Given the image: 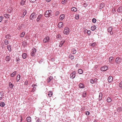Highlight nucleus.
<instances>
[{"label": "nucleus", "instance_id": "nucleus-1", "mask_svg": "<svg viewBox=\"0 0 122 122\" xmlns=\"http://www.w3.org/2000/svg\"><path fill=\"white\" fill-rule=\"evenodd\" d=\"M64 33L65 34L68 35L69 33V29L68 27H65L63 31Z\"/></svg>", "mask_w": 122, "mask_h": 122}, {"label": "nucleus", "instance_id": "nucleus-2", "mask_svg": "<svg viewBox=\"0 0 122 122\" xmlns=\"http://www.w3.org/2000/svg\"><path fill=\"white\" fill-rule=\"evenodd\" d=\"M108 69V67L106 66H105L103 67H101V71H106Z\"/></svg>", "mask_w": 122, "mask_h": 122}, {"label": "nucleus", "instance_id": "nucleus-3", "mask_svg": "<svg viewBox=\"0 0 122 122\" xmlns=\"http://www.w3.org/2000/svg\"><path fill=\"white\" fill-rule=\"evenodd\" d=\"M76 72L75 71H73L70 75V77L72 79L74 78L76 76Z\"/></svg>", "mask_w": 122, "mask_h": 122}, {"label": "nucleus", "instance_id": "nucleus-4", "mask_svg": "<svg viewBox=\"0 0 122 122\" xmlns=\"http://www.w3.org/2000/svg\"><path fill=\"white\" fill-rule=\"evenodd\" d=\"M50 39L49 37L48 36L46 37L43 41V42L44 43H46L49 41Z\"/></svg>", "mask_w": 122, "mask_h": 122}, {"label": "nucleus", "instance_id": "nucleus-5", "mask_svg": "<svg viewBox=\"0 0 122 122\" xmlns=\"http://www.w3.org/2000/svg\"><path fill=\"white\" fill-rule=\"evenodd\" d=\"M112 28L110 26L108 27L107 29V31L108 32H110V34L111 35H112L113 34V32H112Z\"/></svg>", "mask_w": 122, "mask_h": 122}, {"label": "nucleus", "instance_id": "nucleus-6", "mask_svg": "<svg viewBox=\"0 0 122 122\" xmlns=\"http://www.w3.org/2000/svg\"><path fill=\"white\" fill-rule=\"evenodd\" d=\"M36 13L35 12H33L31 14L30 16V20H32L33 19L34 17H35L36 15Z\"/></svg>", "mask_w": 122, "mask_h": 122}, {"label": "nucleus", "instance_id": "nucleus-7", "mask_svg": "<svg viewBox=\"0 0 122 122\" xmlns=\"http://www.w3.org/2000/svg\"><path fill=\"white\" fill-rule=\"evenodd\" d=\"M63 23L62 22H60L59 23L58 25V27L59 28H61L63 27Z\"/></svg>", "mask_w": 122, "mask_h": 122}, {"label": "nucleus", "instance_id": "nucleus-8", "mask_svg": "<svg viewBox=\"0 0 122 122\" xmlns=\"http://www.w3.org/2000/svg\"><path fill=\"white\" fill-rule=\"evenodd\" d=\"M105 5V4L103 3H102L99 5V9H101Z\"/></svg>", "mask_w": 122, "mask_h": 122}, {"label": "nucleus", "instance_id": "nucleus-9", "mask_svg": "<svg viewBox=\"0 0 122 122\" xmlns=\"http://www.w3.org/2000/svg\"><path fill=\"white\" fill-rule=\"evenodd\" d=\"M49 10H47L45 12V17H47L50 16V15H49Z\"/></svg>", "mask_w": 122, "mask_h": 122}, {"label": "nucleus", "instance_id": "nucleus-10", "mask_svg": "<svg viewBox=\"0 0 122 122\" xmlns=\"http://www.w3.org/2000/svg\"><path fill=\"white\" fill-rule=\"evenodd\" d=\"M117 12L119 13L122 12V6H120L119 7L117 10Z\"/></svg>", "mask_w": 122, "mask_h": 122}, {"label": "nucleus", "instance_id": "nucleus-11", "mask_svg": "<svg viewBox=\"0 0 122 122\" xmlns=\"http://www.w3.org/2000/svg\"><path fill=\"white\" fill-rule=\"evenodd\" d=\"M113 79V78L112 76H109L108 78V81L109 82H111L112 81Z\"/></svg>", "mask_w": 122, "mask_h": 122}, {"label": "nucleus", "instance_id": "nucleus-12", "mask_svg": "<svg viewBox=\"0 0 122 122\" xmlns=\"http://www.w3.org/2000/svg\"><path fill=\"white\" fill-rule=\"evenodd\" d=\"M26 0H21L20 3L21 5H24L25 3Z\"/></svg>", "mask_w": 122, "mask_h": 122}, {"label": "nucleus", "instance_id": "nucleus-13", "mask_svg": "<svg viewBox=\"0 0 122 122\" xmlns=\"http://www.w3.org/2000/svg\"><path fill=\"white\" fill-rule=\"evenodd\" d=\"M42 15L41 14L39 15L37 18V19L36 20L38 22L40 20V19L42 16Z\"/></svg>", "mask_w": 122, "mask_h": 122}, {"label": "nucleus", "instance_id": "nucleus-14", "mask_svg": "<svg viewBox=\"0 0 122 122\" xmlns=\"http://www.w3.org/2000/svg\"><path fill=\"white\" fill-rule=\"evenodd\" d=\"M119 57H117L116 59V63L117 64H118L119 63H120V61L119 60Z\"/></svg>", "mask_w": 122, "mask_h": 122}, {"label": "nucleus", "instance_id": "nucleus-15", "mask_svg": "<svg viewBox=\"0 0 122 122\" xmlns=\"http://www.w3.org/2000/svg\"><path fill=\"white\" fill-rule=\"evenodd\" d=\"M96 28V26L95 25L92 26L91 28V29L92 31L95 30Z\"/></svg>", "mask_w": 122, "mask_h": 122}, {"label": "nucleus", "instance_id": "nucleus-16", "mask_svg": "<svg viewBox=\"0 0 122 122\" xmlns=\"http://www.w3.org/2000/svg\"><path fill=\"white\" fill-rule=\"evenodd\" d=\"M65 42V41L64 40H62V41H61L60 43L59 46L60 47Z\"/></svg>", "mask_w": 122, "mask_h": 122}, {"label": "nucleus", "instance_id": "nucleus-17", "mask_svg": "<svg viewBox=\"0 0 122 122\" xmlns=\"http://www.w3.org/2000/svg\"><path fill=\"white\" fill-rule=\"evenodd\" d=\"M7 48L9 51H11V46L10 45H9L7 46Z\"/></svg>", "mask_w": 122, "mask_h": 122}, {"label": "nucleus", "instance_id": "nucleus-18", "mask_svg": "<svg viewBox=\"0 0 122 122\" xmlns=\"http://www.w3.org/2000/svg\"><path fill=\"white\" fill-rule=\"evenodd\" d=\"M79 86L80 88H84V86L83 84L82 83H80L79 84Z\"/></svg>", "mask_w": 122, "mask_h": 122}, {"label": "nucleus", "instance_id": "nucleus-19", "mask_svg": "<svg viewBox=\"0 0 122 122\" xmlns=\"http://www.w3.org/2000/svg\"><path fill=\"white\" fill-rule=\"evenodd\" d=\"M27 121L28 122H31V117H27Z\"/></svg>", "mask_w": 122, "mask_h": 122}, {"label": "nucleus", "instance_id": "nucleus-20", "mask_svg": "<svg viewBox=\"0 0 122 122\" xmlns=\"http://www.w3.org/2000/svg\"><path fill=\"white\" fill-rule=\"evenodd\" d=\"M10 58L9 56H7L5 58V60L7 61H9L10 60Z\"/></svg>", "mask_w": 122, "mask_h": 122}, {"label": "nucleus", "instance_id": "nucleus-21", "mask_svg": "<svg viewBox=\"0 0 122 122\" xmlns=\"http://www.w3.org/2000/svg\"><path fill=\"white\" fill-rule=\"evenodd\" d=\"M71 10L72 11L76 12L77 10V9L76 8L73 7L71 8Z\"/></svg>", "mask_w": 122, "mask_h": 122}, {"label": "nucleus", "instance_id": "nucleus-22", "mask_svg": "<svg viewBox=\"0 0 122 122\" xmlns=\"http://www.w3.org/2000/svg\"><path fill=\"white\" fill-rule=\"evenodd\" d=\"M27 54L26 53H23L22 55V57L23 59H25L26 57Z\"/></svg>", "mask_w": 122, "mask_h": 122}, {"label": "nucleus", "instance_id": "nucleus-23", "mask_svg": "<svg viewBox=\"0 0 122 122\" xmlns=\"http://www.w3.org/2000/svg\"><path fill=\"white\" fill-rule=\"evenodd\" d=\"M65 17V16L64 15H61L60 17V20H63L64 18Z\"/></svg>", "mask_w": 122, "mask_h": 122}, {"label": "nucleus", "instance_id": "nucleus-24", "mask_svg": "<svg viewBox=\"0 0 122 122\" xmlns=\"http://www.w3.org/2000/svg\"><path fill=\"white\" fill-rule=\"evenodd\" d=\"M78 73L80 74H81L83 73V71L81 69H79L78 71Z\"/></svg>", "mask_w": 122, "mask_h": 122}, {"label": "nucleus", "instance_id": "nucleus-25", "mask_svg": "<svg viewBox=\"0 0 122 122\" xmlns=\"http://www.w3.org/2000/svg\"><path fill=\"white\" fill-rule=\"evenodd\" d=\"M27 42L26 41H24L22 42V45L24 46L25 47L27 45Z\"/></svg>", "mask_w": 122, "mask_h": 122}, {"label": "nucleus", "instance_id": "nucleus-26", "mask_svg": "<svg viewBox=\"0 0 122 122\" xmlns=\"http://www.w3.org/2000/svg\"><path fill=\"white\" fill-rule=\"evenodd\" d=\"M52 94V93L51 91H50L49 92L48 95L49 96V97H51Z\"/></svg>", "mask_w": 122, "mask_h": 122}, {"label": "nucleus", "instance_id": "nucleus-27", "mask_svg": "<svg viewBox=\"0 0 122 122\" xmlns=\"http://www.w3.org/2000/svg\"><path fill=\"white\" fill-rule=\"evenodd\" d=\"M67 0H62L61 2V3L63 5H65L66 4V3L67 2Z\"/></svg>", "mask_w": 122, "mask_h": 122}, {"label": "nucleus", "instance_id": "nucleus-28", "mask_svg": "<svg viewBox=\"0 0 122 122\" xmlns=\"http://www.w3.org/2000/svg\"><path fill=\"white\" fill-rule=\"evenodd\" d=\"M20 75L18 74L17 77V81H18L20 80Z\"/></svg>", "mask_w": 122, "mask_h": 122}, {"label": "nucleus", "instance_id": "nucleus-29", "mask_svg": "<svg viewBox=\"0 0 122 122\" xmlns=\"http://www.w3.org/2000/svg\"><path fill=\"white\" fill-rule=\"evenodd\" d=\"M117 111L118 112L122 111V108L121 107H118L117 109Z\"/></svg>", "mask_w": 122, "mask_h": 122}, {"label": "nucleus", "instance_id": "nucleus-30", "mask_svg": "<svg viewBox=\"0 0 122 122\" xmlns=\"http://www.w3.org/2000/svg\"><path fill=\"white\" fill-rule=\"evenodd\" d=\"M102 94H100L99 97V100L100 101L102 98Z\"/></svg>", "mask_w": 122, "mask_h": 122}, {"label": "nucleus", "instance_id": "nucleus-31", "mask_svg": "<svg viewBox=\"0 0 122 122\" xmlns=\"http://www.w3.org/2000/svg\"><path fill=\"white\" fill-rule=\"evenodd\" d=\"M4 16L5 18H7L8 19L9 18L10 15L9 14H5L4 15Z\"/></svg>", "mask_w": 122, "mask_h": 122}, {"label": "nucleus", "instance_id": "nucleus-32", "mask_svg": "<svg viewBox=\"0 0 122 122\" xmlns=\"http://www.w3.org/2000/svg\"><path fill=\"white\" fill-rule=\"evenodd\" d=\"M72 52L73 54H75L76 52V51L75 49L73 48L72 49Z\"/></svg>", "mask_w": 122, "mask_h": 122}, {"label": "nucleus", "instance_id": "nucleus-33", "mask_svg": "<svg viewBox=\"0 0 122 122\" xmlns=\"http://www.w3.org/2000/svg\"><path fill=\"white\" fill-rule=\"evenodd\" d=\"M53 79V77L52 76H50L49 78L48 79V82H49L51 80H52Z\"/></svg>", "mask_w": 122, "mask_h": 122}, {"label": "nucleus", "instance_id": "nucleus-34", "mask_svg": "<svg viewBox=\"0 0 122 122\" xmlns=\"http://www.w3.org/2000/svg\"><path fill=\"white\" fill-rule=\"evenodd\" d=\"M3 96H4L3 93H2V92H0V100H2V97Z\"/></svg>", "mask_w": 122, "mask_h": 122}, {"label": "nucleus", "instance_id": "nucleus-35", "mask_svg": "<svg viewBox=\"0 0 122 122\" xmlns=\"http://www.w3.org/2000/svg\"><path fill=\"white\" fill-rule=\"evenodd\" d=\"M16 71H15L11 74V76L12 77H13L16 74Z\"/></svg>", "mask_w": 122, "mask_h": 122}, {"label": "nucleus", "instance_id": "nucleus-36", "mask_svg": "<svg viewBox=\"0 0 122 122\" xmlns=\"http://www.w3.org/2000/svg\"><path fill=\"white\" fill-rule=\"evenodd\" d=\"M9 86H10V87L11 88H12L13 87L14 85L11 83V82H10L9 83Z\"/></svg>", "mask_w": 122, "mask_h": 122}, {"label": "nucleus", "instance_id": "nucleus-37", "mask_svg": "<svg viewBox=\"0 0 122 122\" xmlns=\"http://www.w3.org/2000/svg\"><path fill=\"white\" fill-rule=\"evenodd\" d=\"M107 101L108 102H111L112 100L110 97H109L107 98Z\"/></svg>", "mask_w": 122, "mask_h": 122}, {"label": "nucleus", "instance_id": "nucleus-38", "mask_svg": "<svg viewBox=\"0 0 122 122\" xmlns=\"http://www.w3.org/2000/svg\"><path fill=\"white\" fill-rule=\"evenodd\" d=\"M5 103L4 102H1L0 104V106L3 107L5 106Z\"/></svg>", "mask_w": 122, "mask_h": 122}, {"label": "nucleus", "instance_id": "nucleus-39", "mask_svg": "<svg viewBox=\"0 0 122 122\" xmlns=\"http://www.w3.org/2000/svg\"><path fill=\"white\" fill-rule=\"evenodd\" d=\"M25 34V33L23 32L21 33L20 35V37H23L24 36Z\"/></svg>", "mask_w": 122, "mask_h": 122}, {"label": "nucleus", "instance_id": "nucleus-40", "mask_svg": "<svg viewBox=\"0 0 122 122\" xmlns=\"http://www.w3.org/2000/svg\"><path fill=\"white\" fill-rule=\"evenodd\" d=\"M11 36L9 34H8L7 35H6L5 36V37L6 39H9L10 38H9Z\"/></svg>", "mask_w": 122, "mask_h": 122}, {"label": "nucleus", "instance_id": "nucleus-41", "mask_svg": "<svg viewBox=\"0 0 122 122\" xmlns=\"http://www.w3.org/2000/svg\"><path fill=\"white\" fill-rule=\"evenodd\" d=\"M23 15H24V16H23V17H24V16L25 15L27 11L26 10H24L23 11Z\"/></svg>", "mask_w": 122, "mask_h": 122}, {"label": "nucleus", "instance_id": "nucleus-42", "mask_svg": "<svg viewBox=\"0 0 122 122\" xmlns=\"http://www.w3.org/2000/svg\"><path fill=\"white\" fill-rule=\"evenodd\" d=\"M86 92L84 91L83 92L82 96L83 97H86Z\"/></svg>", "mask_w": 122, "mask_h": 122}, {"label": "nucleus", "instance_id": "nucleus-43", "mask_svg": "<svg viewBox=\"0 0 122 122\" xmlns=\"http://www.w3.org/2000/svg\"><path fill=\"white\" fill-rule=\"evenodd\" d=\"M113 57H110L109 58V62H111L112 61V59L113 58Z\"/></svg>", "mask_w": 122, "mask_h": 122}, {"label": "nucleus", "instance_id": "nucleus-44", "mask_svg": "<svg viewBox=\"0 0 122 122\" xmlns=\"http://www.w3.org/2000/svg\"><path fill=\"white\" fill-rule=\"evenodd\" d=\"M4 44L6 45H7L8 44V41L7 40H5L4 41Z\"/></svg>", "mask_w": 122, "mask_h": 122}, {"label": "nucleus", "instance_id": "nucleus-45", "mask_svg": "<svg viewBox=\"0 0 122 122\" xmlns=\"http://www.w3.org/2000/svg\"><path fill=\"white\" fill-rule=\"evenodd\" d=\"M92 21L93 23H95L96 22V19L95 18H93L92 19Z\"/></svg>", "mask_w": 122, "mask_h": 122}, {"label": "nucleus", "instance_id": "nucleus-46", "mask_svg": "<svg viewBox=\"0 0 122 122\" xmlns=\"http://www.w3.org/2000/svg\"><path fill=\"white\" fill-rule=\"evenodd\" d=\"M35 53L33 51H32L31 53V56H34L35 55Z\"/></svg>", "mask_w": 122, "mask_h": 122}, {"label": "nucleus", "instance_id": "nucleus-47", "mask_svg": "<svg viewBox=\"0 0 122 122\" xmlns=\"http://www.w3.org/2000/svg\"><path fill=\"white\" fill-rule=\"evenodd\" d=\"M61 37V35L60 34H58L56 36L57 38H59Z\"/></svg>", "mask_w": 122, "mask_h": 122}, {"label": "nucleus", "instance_id": "nucleus-48", "mask_svg": "<svg viewBox=\"0 0 122 122\" xmlns=\"http://www.w3.org/2000/svg\"><path fill=\"white\" fill-rule=\"evenodd\" d=\"M85 114L86 115H89L90 113V112L89 111H87L86 112H85Z\"/></svg>", "mask_w": 122, "mask_h": 122}, {"label": "nucleus", "instance_id": "nucleus-49", "mask_svg": "<svg viewBox=\"0 0 122 122\" xmlns=\"http://www.w3.org/2000/svg\"><path fill=\"white\" fill-rule=\"evenodd\" d=\"M91 33V31L90 30H88L87 33L88 34V35L89 36H90V35Z\"/></svg>", "mask_w": 122, "mask_h": 122}, {"label": "nucleus", "instance_id": "nucleus-50", "mask_svg": "<svg viewBox=\"0 0 122 122\" xmlns=\"http://www.w3.org/2000/svg\"><path fill=\"white\" fill-rule=\"evenodd\" d=\"M96 44V43L95 42H94L91 44V46H92L93 47H94L95 46Z\"/></svg>", "mask_w": 122, "mask_h": 122}, {"label": "nucleus", "instance_id": "nucleus-51", "mask_svg": "<svg viewBox=\"0 0 122 122\" xmlns=\"http://www.w3.org/2000/svg\"><path fill=\"white\" fill-rule=\"evenodd\" d=\"M119 85L120 87L122 88V81L119 83Z\"/></svg>", "mask_w": 122, "mask_h": 122}, {"label": "nucleus", "instance_id": "nucleus-52", "mask_svg": "<svg viewBox=\"0 0 122 122\" xmlns=\"http://www.w3.org/2000/svg\"><path fill=\"white\" fill-rule=\"evenodd\" d=\"M70 58H71V60L73 59L74 58V57L73 56L71 55L70 56Z\"/></svg>", "mask_w": 122, "mask_h": 122}, {"label": "nucleus", "instance_id": "nucleus-53", "mask_svg": "<svg viewBox=\"0 0 122 122\" xmlns=\"http://www.w3.org/2000/svg\"><path fill=\"white\" fill-rule=\"evenodd\" d=\"M28 83V81L27 80H26L25 82L24 85H27Z\"/></svg>", "mask_w": 122, "mask_h": 122}, {"label": "nucleus", "instance_id": "nucleus-54", "mask_svg": "<svg viewBox=\"0 0 122 122\" xmlns=\"http://www.w3.org/2000/svg\"><path fill=\"white\" fill-rule=\"evenodd\" d=\"M91 83L92 84H93L94 83V81L93 79H91L90 80Z\"/></svg>", "mask_w": 122, "mask_h": 122}, {"label": "nucleus", "instance_id": "nucleus-55", "mask_svg": "<svg viewBox=\"0 0 122 122\" xmlns=\"http://www.w3.org/2000/svg\"><path fill=\"white\" fill-rule=\"evenodd\" d=\"M79 15H76V20L78 19L79 18Z\"/></svg>", "mask_w": 122, "mask_h": 122}, {"label": "nucleus", "instance_id": "nucleus-56", "mask_svg": "<svg viewBox=\"0 0 122 122\" xmlns=\"http://www.w3.org/2000/svg\"><path fill=\"white\" fill-rule=\"evenodd\" d=\"M59 13V11H57L56 12V14H55V15L56 16H57L58 15Z\"/></svg>", "mask_w": 122, "mask_h": 122}, {"label": "nucleus", "instance_id": "nucleus-57", "mask_svg": "<svg viewBox=\"0 0 122 122\" xmlns=\"http://www.w3.org/2000/svg\"><path fill=\"white\" fill-rule=\"evenodd\" d=\"M32 51H33L35 53L36 52V50L35 48H34L32 49Z\"/></svg>", "mask_w": 122, "mask_h": 122}, {"label": "nucleus", "instance_id": "nucleus-58", "mask_svg": "<svg viewBox=\"0 0 122 122\" xmlns=\"http://www.w3.org/2000/svg\"><path fill=\"white\" fill-rule=\"evenodd\" d=\"M3 18L2 16H1L0 17V22H1L2 20V18Z\"/></svg>", "mask_w": 122, "mask_h": 122}, {"label": "nucleus", "instance_id": "nucleus-59", "mask_svg": "<svg viewBox=\"0 0 122 122\" xmlns=\"http://www.w3.org/2000/svg\"><path fill=\"white\" fill-rule=\"evenodd\" d=\"M20 59L19 58H16V61L17 62H18L19 61Z\"/></svg>", "mask_w": 122, "mask_h": 122}, {"label": "nucleus", "instance_id": "nucleus-60", "mask_svg": "<svg viewBox=\"0 0 122 122\" xmlns=\"http://www.w3.org/2000/svg\"><path fill=\"white\" fill-rule=\"evenodd\" d=\"M31 2H34L36 0H30Z\"/></svg>", "mask_w": 122, "mask_h": 122}, {"label": "nucleus", "instance_id": "nucleus-61", "mask_svg": "<svg viewBox=\"0 0 122 122\" xmlns=\"http://www.w3.org/2000/svg\"><path fill=\"white\" fill-rule=\"evenodd\" d=\"M37 122H41V121L40 120V119L38 118V119L36 121Z\"/></svg>", "mask_w": 122, "mask_h": 122}, {"label": "nucleus", "instance_id": "nucleus-62", "mask_svg": "<svg viewBox=\"0 0 122 122\" xmlns=\"http://www.w3.org/2000/svg\"><path fill=\"white\" fill-rule=\"evenodd\" d=\"M88 30H85L84 31V33H87V31H88Z\"/></svg>", "mask_w": 122, "mask_h": 122}, {"label": "nucleus", "instance_id": "nucleus-63", "mask_svg": "<svg viewBox=\"0 0 122 122\" xmlns=\"http://www.w3.org/2000/svg\"><path fill=\"white\" fill-rule=\"evenodd\" d=\"M97 79L96 78H95L94 79V81L95 83H96L97 82Z\"/></svg>", "mask_w": 122, "mask_h": 122}, {"label": "nucleus", "instance_id": "nucleus-64", "mask_svg": "<svg viewBox=\"0 0 122 122\" xmlns=\"http://www.w3.org/2000/svg\"><path fill=\"white\" fill-rule=\"evenodd\" d=\"M115 11V9H112V12L114 13Z\"/></svg>", "mask_w": 122, "mask_h": 122}]
</instances>
